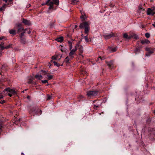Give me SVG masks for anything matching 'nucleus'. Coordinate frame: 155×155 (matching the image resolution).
<instances>
[{
	"instance_id": "12",
	"label": "nucleus",
	"mask_w": 155,
	"mask_h": 155,
	"mask_svg": "<svg viewBox=\"0 0 155 155\" xmlns=\"http://www.w3.org/2000/svg\"><path fill=\"white\" fill-rule=\"evenodd\" d=\"M106 63L110 68H112L114 66V61L112 60L109 62H107Z\"/></svg>"
},
{
	"instance_id": "54",
	"label": "nucleus",
	"mask_w": 155,
	"mask_h": 155,
	"mask_svg": "<svg viewBox=\"0 0 155 155\" xmlns=\"http://www.w3.org/2000/svg\"><path fill=\"white\" fill-rule=\"evenodd\" d=\"M54 24L53 23H50V25L51 27H52L53 25Z\"/></svg>"
},
{
	"instance_id": "33",
	"label": "nucleus",
	"mask_w": 155,
	"mask_h": 155,
	"mask_svg": "<svg viewBox=\"0 0 155 155\" xmlns=\"http://www.w3.org/2000/svg\"><path fill=\"white\" fill-rule=\"evenodd\" d=\"M21 120V119H16V120L14 122V123L15 124H18V122H20V120Z\"/></svg>"
},
{
	"instance_id": "49",
	"label": "nucleus",
	"mask_w": 155,
	"mask_h": 155,
	"mask_svg": "<svg viewBox=\"0 0 155 155\" xmlns=\"http://www.w3.org/2000/svg\"><path fill=\"white\" fill-rule=\"evenodd\" d=\"M2 94H3L2 93H2L1 94V95H0V99H2V98H3V95Z\"/></svg>"
},
{
	"instance_id": "14",
	"label": "nucleus",
	"mask_w": 155,
	"mask_h": 155,
	"mask_svg": "<svg viewBox=\"0 0 155 155\" xmlns=\"http://www.w3.org/2000/svg\"><path fill=\"white\" fill-rule=\"evenodd\" d=\"M81 14L80 18L82 19V21H84L86 18V15L84 12V10H80Z\"/></svg>"
},
{
	"instance_id": "47",
	"label": "nucleus",
	"mask_w": 155,
	"mask_h": 155,
	"mask_svg": "<svg viewBox=\"0 0 155 155\" xmlns=\"http://www.w3.org/2000/svg\"><path fill=\"white\" fill-rule=\"evenodd\" d=\"M132 38V35H131L128 36V38H127V39H130L131 38Z\"/></svg>"
},
{
	"instance_id": "7",
	"label": "nucleus",
	"mask_w": 155,
	"mask_h": 155,
	"mask_svg": "<svg viewBox=\"0 0 155 155\" xmlns=\"http://www.w3.org/2000/svg\"><path fill=\"white\" fill-rule=\"evenodd\" d=\"M99 93V91L97 90L88 91L87 92V94L89 97H91V96L97 95Z\"/></svg>"
},
{
	"instance_id": "31",
	"label": "nucleus",
	"mask_w": 155,
	"mask_h": 155,
	"mask_svg": "<svg viewBox=\"0 0 155 155\" xmlns=\"http://www.w3.org/2000/svg\"><path fill=\"white\" fill-rule=\"evenodd\" d=\"M145 36L147 38H148L150 37V34L149 33L147 32L145 33Z\"/></svg>"
},
{
	"instance_id": "52",
	"label": "nucleus",
	"mask_w": 155,
	"mask_h": 155,
	"mask_svg": "<svg viewBox=\"0 0 155 155\" xmlns=\"http://www.w3.org/2000/svg\"><path fill=\"white\" fill-rule=\"evenodd\" d=\"M155 9V8L154 7H153V8H148L147 9V10H154Z\"/></svg>"
},
{
	"instance_id": "64",
	"label": "nucleus",
	"mask_w": 155,
	"mask_h": 155,
	"mask_svg": "<svg viewBox=\"0 0 155 155\" xmlns=\"http://www.w3.org/2000/svg\"><path fill=\"white\" fill-rule=\"evenodd\" d=\"M96 101V100H95L94 101H93V103H95V102Z\"/></svg>"
},
{
	"instance_id": "62",
	"label": "nucleus",
	"mask_w": 155,
	"mask_h": 155,
	"mask_svg": "<svg viewBox=\"0 0 155 155\" xmlns=\"http://www.w3.org/2000/svg\"><path fill=\"white\" fill-rule=\"evenodd\" d=\"M9 2H11L12 1V0H8Z\"/></svg>"
},
{
	"instance_id": "59",
	"label": "nucleus",
	"mask_w": 155,
	"mask_h": 155,
	"mask_svg": "<svg viewBox=\"0 0 155 155\" xmlns=\"http://www.w3.org/2000/svg\"><path fill=\"white\" fill-rule=\"evenodd\" d=\"M152 25H153V26H154V27H155V24H153Z\"/></svg>"
},
{
	"instance_id": "61",
	"label": "nucleus",
	"mask_w": 155,
	"mask_h": 155,
	"mask_svg": "<svg viewBox=\"0 0 155 155\" xmlns=\"http://www.w3.org/2000/svg\"><path fill=\"white\" fill-rule=\"evenodd\" d=\"M30 98V96H28L27 97V98L28 99H29V98Z\"/></svg>"
},
{
	"instance_id": "63",
	"label": "nucleus",
	"mask_w": 155,
	"mask_h": 155,
	"mask_svg": "<svg viewBox=\"0 0 155 155\" xmlns=\"http://www.w3.org/2000/svg\"><path fill=\"white\" fill-rule=\"evenodd\" d=\"M2 9H3L2 7L0 8V10H2Z\"/></svg>"
},
{
	"instance_id": "19",
	"label": "nucleus",
	"mask_w": 155,
	"mask_h": 155,
	"mask_svg": "<svg viewBox=\"0 0 155 155\" xmlns=\"http://www.w3.org/2000/svg\"><path fill=\"white\" fill-rule=\"evenodd\" d=\"M150 43V41L147 39H145L144 40H141V43L142 45H144L145 44H148Z\"/></svg>"
},
{
	"instance_id": "4",
	"label": "nucleus",
	"mask_w": 155,
	"mask_h": 155,
	"mask_svg": "<svg viewBox=\"0 0 155 155\" xmlns=\"http://www.w3.org/2000/svg\"><path fill=\"white\" fill-rule=\"evenodd\" d=\"M90 23L89 21H84L81 23L79 27L81 29L84 28V33L87 34L90 30Z\"/></svg>"
},
{
	"instance_id": "30",
	"label": "nucleus",
	"mask_w": 155,
	"mask_h": 155,
	"mask_svg": "<svg viewBox=\"0 0 155 155\" xmlns=\"http://www.w3.org/2000/svg\"><path fill=\"white\" fill-rule=\"evenodd\" d=\"M128 35L126 33H125L123 35V38H126L127 39V38H128Z\"/></svg>"
},
{
	"instance_id": "44",
	"label": "nucleus",
	"mask_w": 155,
	"mask_h": 155,
	"mask_svg": "<svg viewBox=\"0 0 155 155\" xmlns=\"http://www.w3.org/2000/svg\"><path fill=\"white\" fill-rule=\"evenodd\" d=\"M98 60H99V59H101V61L103 60L104 59V57H99L98 58Z\"/></svg>"
},
{
	"instance_id": "2",
	"label": "nucleus",
	"mask_w": 155,
	"mask_h": 155,
	"mask_svg": "<svg viewBox=\"0 0 155 155\" xmlns=\"http://www.w3.org/2000/svg\"><path fill=\"white\" fill-rule=\"evenodd\" d=\"M48 0L46 2L45 4L49 6V9H55L56 8H55L54 5H58L59 4V0Z\"/></svg>"
},
{
	"instance_id": "51",
	"label": "nucleus",
	"mask_w": 155,
	"mask_h": 155,
	"mask_svg": "<svg viewBox=\"0 0 155 155\" xmlns=\"http://www.w3.org/2000/svg\"><path fill=\"white\" fill-rule=\"evenodd\" d=\"M63 65V64H62L61 65H60V64H59L58 63V64L56 65V66H57L58 67H59V66L60 65L62 66Z\"/></svg>"
},
{
	"instance_id": "56",
	"label": "nucleus",
	"mask_w": 155,
	"mask_h": 155,
	"mask_svg": "<svg viewBox=\"0 0 155 155\" xmlns=\"http://www.w3.org/2000/svg\"><path fill=\"white\" fill-rule=\"evenodd\" d=\"M105 11V10H102V11L101 10V11H100V12L101 13H102V12H104Z\"/></svg>"
},
{
	"instance_id": "34",
	"label": "nucleus",
	"mask_w": 155,
	"mask_h": 155,
	"mask_svg": "<svg viewBox=\"0 0 155 155\" xmlns=\"http://www.w3.org/2000/svg\"><path fill=\"white\" fill-rule=\"evenodd\" d=\"M99 106L98 105H95L94 104V109H95V110H97V108L98 107H99Z\"/></svg>"
},
{
	"instance_id": "35",
	"label": "nucleus",
	"mask_w": 155,
	"mask_h": 155,
	"mask_svg": "<svg viewBox=\"0 0 155 155\" xmlns=\"http://www.w3.org/2000/svg\"><path fill=\"white\" fill-rule=\"evenodd\" d=\"M28 30V28L26 29H24V30H23V31H22V32H21V33L23 34L24 35L25 33H26V31Z\"/></svg>"
},
{
	"instance_id": "23",
	"label": "nucleus",
	"mask_w": 155,
	"mask_h": 155,
	"mask_svg": "<svg viewBox=\"0 0 155 155\" xmlns=\"http://www.w3.org/2000/svg\"><path fill=\"white\" fill-rule=\"evenodd\" d=\"M153 132H152L149 136L151 140H154L155 139V135L153 134Z\"/></svg>"
},
{
	"instance_id": "24",
	"label": "nucleus",
	"mask_w": 155,
	"mask_h": 155,
	"mask_svg": "<svg viewBox=\"0 0 155 155\" xmlns=\"http://www.w3.org/2000/svg\"><path fill=\"white\" fill-rule=\"evenodd\" d=\"M132 37L133 38L135 39H137L138 38V36L134 33H133L132 35Z\"/></svg>"
},
{
	"instance_id": "21",
	"label": "nucleus",
	"mask_w": 155,
	"mask_h": 155,
	"mask_svg": "<svg viewBox=\"0 0 155 155\" xmlns=\"http://www.w3.org/2000/svg\"><path fill=\"white\" fill-rule=\"evenodd\" d=\"M63 37H60L55 39V40L58 42H61L63 41Z\"/></svg>"
},
{
	"instance_id": "46",
	"label": "nucleus",
	"mask_w": 155,
	"mask_h": 155,
	"mask_svg": "<svg viewBox=\"0 0 155 155\" xmlns=\"http://www.w3.org/2000/svg\"><path fill=\"white\" fill-rule=\"evenodd\" d=\"M52 60H55L57 59V58L56 57H55L53 56L52 57Z\"/></svg>"
},
{
	"instance_id": "26",
	"label": "nucleus",
	"mask_w": 155,
	"mask_h": 155,
	"mask_svg": "<svg viewBox=\"0 0 155 155\" xmlns=\"http://www.w3.org/2000/svg\"><path fill=\"white\" fill-rule=\"evenodd\" d=\"M140 52V49L139 48H136L134 50V52L135 54H137Z\"/></svg>"
},
{
	"instance_id": "3",
	"label": "nucleus",
	"mask_w": 155,
	"mask_h": 155,
	"mask_svg": "<svg viewBox=\"0 0 155 155\" xmlns=\"http://www.w3.org/2000/svg\"><path fill=\"white\" fill-rule=\"evenodd\" d=\"M2 93L5 95H8L10 97L17 95V93L14 89H12L10 87H8L3 91Z\"/></svg>"
},
{
	"instance_id": "55",
	"label": "nucleus",
	"mask_w": 155,
	"mask_h": 155,
	"mask_svg": "<svg viewBox=\"0 0 155 155\" xmlns=\"http://www.w3.org/2000/svg\"><path fill=\"white\" fill-rule=\"evenodd\" d=\"M140 44V41H138L137 42V44L138 45H139Z\"/></svg>"
},
{
	"instance_id": "29",
	"label": "nucleus",
	"mask_w": 155,
	"mask_h": 155,
	"mask_svg": "<svg viewBox=\"0 0 155 155\" xmlns=\"http://www.w3.org/2000/svg\"><path fill=\"white\" fill-rule=\"evenodd\" d=\"M117 49L116 47L111 48V51L112 52H113L116 51H117Z\"/></svg>"
},
{
	"instance_id": "11",
	"label": "nucleus",
	"mask_w": 155,
	"mask_h": 155,
	"mask_svg": "<svg viewBox=\"0 0 155 155\" xmlns=\"http://www.w3.org/2000/svg\"><path fill=\"white\" fill-rule=\"evenodd\" d=\"M1 44H0V48H1L2 50L5 49H7L10 48L11 47V45H8L6 46H4L3 45H4V43L3 42H1Z\"/></svg>"
},
{
	"instance_id": "1",
	"label": "nucleus",
	"mask_w": 155,
	"mask_h": 155,
	"mask_svg": "<svg viewBox=\"0 0 155 155\" xmlns=\"http://www.w3.org/2000/svg\"><path fill=\"white\" fill-rule=\"evenodd\" d=\"M29 113L32 115H39L42 113L41 110L36 106L31 107L29 111Z\"/></svg>"
},
{
	"instance_id": "17",
	"label": "nucleus",
	"mask_w": 155,
	"mask_h": 155,
	"mask_svg": "<svg viewBox=\"0 0 155 155\" xmlns=\"http://www.w3.org/2000/svg\"><path fill=\"white\" fill-rule=\"evenodd\" d=\"M78 50L79 51V54L80 55H81L82 58H83L84 56L83 55H81V54L83 53V47L81 45H79L78 46Z\"/></svg>"
},
{
	"instance_id": "48",
	"label": "nucleus",
	"mask_w": 155,
	"mask_h": 155,
	"mask_svg": "<svg viewBox=\"0 0 155 155\" xmlns=\"http://www.w3.org/2000/svg\"><path fill=\"white\" fill-rule=\"evenodd\" d=\"M69 49L70 50H72V45H69Z\"/></svg>"
},
{
	"instance_id": "10",
	"label": "nucleus",
	"mask_w": 155,
	"mask_h": 155,
	"mask_svg": "<svg viewBox=\"0 0 155 155\" xmlns=\"http://www.w3.org/2000/svg\"><path fill=\"white\" fill-rule=\"evenodd\" d=\"M103 37L106 39H108L112 37H114L115 36V35L112 32L110 34H106L103 35Z\"/></svg>"
},
{
	"instance_id": "15",
	"label": "nucleus",
	"mask_w": 155,
	"mask_h": 155,
	"mask_svg": "<svg viewBox=\"0 0 155 155\" xmlns=\"http://www.w3.org/2000/svg\"><path fill=\"white\" fill-rule=\"evenodd\" d=\"M9 33L12 35H15L17 34L16 30L14 28V29H11L9 30Z\"/></svg>"
},
{
	"instance_id": "50",
	"label": "nucleus",
	"mask_w": 155,
	"mask_h": 155,
	"mask_svg": "<svg viewBox=\"0 0 155 155\" xmlns=\"http://www.w3.org/2000/svg\"><path fill=\"white\" fill-rule=\"evenodd\" d=\"M68 45H72V42H71V41H68Z\"/></svg>"
},
{
	"instance_id": "38",
	"label": "nucleus",
	"mask_w": 155,
	"mask_h": 155,
	"mask_svg": "<svg viewBox=\"0 0 155 155\" xmlns=\"http://www.w3.org/2000/svg\"><path fill=\"white\" fill-rule=\"evenodd\" d=\"M24 36V35L22 33H21L19 35V37H20V38H22Z\"/></svg>"
},
{
	"instance_id": "40",
	"label": "nucleus",
	"mask_w": 155,
	"mask_h": 155,
	"mask_svg": "<svg viewBox=\"0 0 155 155\" xmlns=\"http://www.w3.org/2000/svg\"><path fill=\"white\" fill-rule=\"evenodd\" d=\"M5 102V101L4 100H0V103L1 104H3Z\"/></svg>"
},
{
	"instance_id": "9",
	"label": "nucleus",
	"mask_w": 155,
	"mask_h": 155,
	"mask_svg": "<svg viewBox=\"0 0 155 155\" xmlns=\"http://www.w3.org/2000/svg\"><path fill=\"white\" fill-rule=\"evenodd\" d=\"M77 50L76 47H75V49H73L72 50H71V51L69 55V56L71 59H73L74 58L73 55L75 54V52Z\"/></svg>"
},
{
	"instance_id": "60",
	"label": "nucleus",
	"mask_w": 155,
	"mask_h": 155,
	"mask_svg": "<svg viewBox=\"0 0 155 155\" xmlns=\"http://www.w3.org/2000/svg\"><path fill=\"white\" fill-rule=\"evenodd\" d=\"M2 39H3V38L2 37L0 38V40H2Z\"/></svg>"
},
{
	"instance_id": "53",
	"label": "nucleus",
	"mask_w": 155,
	"mask_h": 155,
	"mask_svg": "<svg viewBox=\"0 0 155 155\" xmlns=\"http://www.w3.org/2000/svg\"><path fill=\"white\" fill-rule=\"evenodd\" d=\"M5 68V65H2V70H3L4 69V68Z\"/></svg>"
},
{
	"instance_id": "36",
	"label": "nucleus",
	"mask_w": 155,
	"mask_h": 155,
	"mask_svg": "<svg viewBox=\"0 0 155 155\" xmlns=\"http://www.w3.org/2000/svg\"><path fill=\"white\" fill-rule=\"evenodd\" d=\"M151 120L150 118H148L146 120V122L147 124H149Z\"/></svg>"
},
{
	"instance_id": "6",
	"label": "nucleus",
	"mask_w": 155,
	"mask_h": 155,
	"mask_svg": "<svg viewBox=\"0 0 155 155\" xmlns=\"http://www.w3.org/2000/svg\"><path fill=\"white\" fill-rule=\"evenodd\" d=\"M145 50L147 51L145 54V55L147 56H150L153 53V50L151 48L147 47L145 48Z\"/></svg>"
},
{
	"instance_id": "13",
	"label": "nucleus",
	"mask_w": 155,
	"mask_h": 155,
	"mask_svg": "<svg viewBox=\"0 0 155 155\" xmlns=\"http://www.w3.org/2000/svg\"><path fill=\"white\" fill-rule=\"evenodd\" d=\"M22 22L25 25L30 26L31 25V23L30 21L26 19L23 18L22 20Z\"/></svg>"
},
{
	"instance_id": "27",
	"label": "nucleus",
	"mask_w": 155,
	"mask_h": 155,
	"mask_svg": "<svg viewBox=\"0 0 155 155\" xmlns=\"http://www.w3.org/2000/svg\"><path fill=\"white\" fill-rule=\"evenodd\" d=\"M79 0H72L71 2L72 4H77V3L79 2Z\"/></svg>"
},
{
	"instance_id": "8",
	"label": "nucleus",
	"mask_w": 155,
	"mask_h": 155,
	"mask_svg": "<svg viewBox=\"0 0 155 155\" xmlns=\"http://www.w3.org/2000/svg\"><path fill=\"white\" fill-rule=\"evenodd\" d=\"M41 74L42 75L47 74V77L48 78V80H50L52 79L53 78V76L51 75H50L49 73H47L44 70H41Z\"/></svg>"
},
{
	"instance_id": "16",
	"label": "nucleus",
	"mask_w": 155,
	"mask_h": 155,
	"mask_svg": "<svg viewBox=\"0 0 155 155\" xmlns=\"http://www.w3.org/2000/svg\"><path fill=\"white\" fill-rule=\"evenodd\" d=\"M155 10H147V14L148 15H153L155 14Z\"/></svg>"
},
{
	"instance_id": "41",
	"label": "nucleus",
	"mask_w": 155,
	"mask_h": 155,
	"mask_svg": "<svg viewBox=\"0 0 155 155\" xmlns=\"http://www.w3.org/2000/svg\"><path fill=\"white\" fill-rule=\"evenodd\" d=\"M51 96H50L49 95H48V98H47V100H50L51 99Z\"/></svg>"
},
{
	"instance_id": "43",
	"label": "nucleus",
	"mask_w": 155,
	"mask_h": 155,
	"mask_svg": "<svg viewBox=\"0 0 155 155\" xmlns=\"http://www.w3.org/2000/svg\"><path fill=\"white\" fill-rule=\"evenodd\" d=\"M28 29V30L26 31V32L28 34H30L31 33V31L29 29Z\"/></svg>"
},
{
	"instance_id": "20",
	"label": "nucleus",
	"mask_w": 155,
	"mask_h": 155,
	"mask_svg": "<svg viewBox=\"0 0 155 155\" xmlns=\"http://www.w3.org/2000/svg\"><path fill=\"white\" fill-rule=\"evenodd\" d=\"M38 80H41L43 79V77L41 75L36 74L35 76V78Z\"/></svg>"
},
{
	"instance_id": "58",
	"label": "nucleus",
	"mask_w": 155,
	"mask_h": 155,
	"mask_svg": "<svg viewBox=\"0 0 155 155\" xmlns=\"http://www.w3.org/2000/svg\"><path fill=\"white\" fill-rule=\"evenodd\" d=\"M5 2H7L8 0H3Z\"/></svg>"
},
{
	"instance_id": "42",
	"label": "nucleus",
	"mask_w": 155,
	"mask_h": 155,
	"mask_svg": "<svg viewBox=\"0 0 155 155\" xmlns=\"http://www.w3.org/2000/svg\"><path fill=\"white\" fill-rule=\"evenodd\" d=\"M41 82L44 84H45L48 82V81H47V80H43L41 81Z\"/></svg>"
},
{
	"instance_id": "32",
	"label": "nucleus",
	"mask_w": 155,
	"mask_h": 155,
	"mask_svg": "<svg viewBox=\"0 0 155 155\" xmlns=\"http://www.w3.org/2000/svg\"><path fill=\"white\" fill-rule=\"evenodd\" d=\"M84 39L85 40V41L87 42H89V39L88 38L87 36H84Z\"/></svg>"
},
{
	"instance_id": "22",
	"label": "nucleus",
	"mask_w": 155,
	"mask_h": 155,
	"mask_svg": "<svg viewBox=\"0 0 155 155\" xmlns=\"http://www.w3.org/2000/svg\"><path fill=\"white\" fill-rule=\"evenodd\" d=\"M21 42L24 44H25L26 43L25 38L24 37L20 38Z\"/></svg>"
},
{
	"instance_id": "39",
	"label": "nucleus",
	"mask_w": 155,
	"mask_h": 155,
	"mask_svg": "<svg viewBox=\"0 0 155 155\" xmlns=\"http://www.w3.org/2000/svg\"><path fill=\"white\" fill-rule=\"evenodd\" d=\"M31 84L34 86L37 85V84L35 82H34V81H33V82Z\"/></svg>"
},
{
	"instance_id": "28",
	"label": "nucleus",
	"mask_w": 155,
	"mask_h": 155,
	"mask_svg": "<svg viewBox=\"0 0 155 155\" xmlns=\"http://www.w3.org/2000/svg\"><path fill=\"white\" fill-rule=\"evenodd\" d=\"M84 98L82 96V95H81V96H79L78 97V101H81L82 100V99Z\"/></svg>"
},
{
	"instance_id": "18",
	"label": "nucleus",
	"mask_w": 155,
	"mask_h": 155,
	"mask_svg": "<svg viewBox=\"0 0 155 155\" xmlns=\"http://www.w3.org/2000/svg\"><path fill=\"white\" fill-rule=\"evenodd\" d=\"M35 79L33 77L31 76L29 77L28 79V84H31L33 81V80Z\"/></svg>"
},
{
	"instance_id": "5",
	"label": "nucleus",
	"mask_w": 155,
	"mask_h": 155,
	"mask_svg": "<svg viewBox=\"0 0 155 155\" xmlns=\"http://www.w3.org/2000/svg\"><path fill=\"white\" fill-rule=\"evenodd\" d=\"M14 28L16 30L17 34L21 32L24 30V28L22 27V25L21 23L16 24Z\"/></svg>"
},
{
	"instance_id": "45",
	"label": "nucleus",
	"mask_w": 155,
	"mask_h": 155,
	"mask_svg": "<svg viewBox=\"0 0 155 155\" xmlns=\"http://www.w3.org/2000/svg\"><path fill=\"white\" fill-rule=\"evenodd\" d=\"M142 5H140L139 6V9H143V10H144V8H143L142 7Z\"/></svg>"
},
{
	"instance_id": "57",
	"label": "nucleus",
	"mask_w": 155,
	"mask_h": 155,
	"mask_svg": "<svg viewBox=\"0 0 155 155\" xmlns=\"http://www.w3.org/2000/svg\"><path fill=\"white\" fill-rule=\"evenodd\" d=\"M78 27V26L77 25H75V28L76 29Z\"/></svg>"
},
{
	"instance_id": "37",
	"label": "nucleus",
	"mask_w": 155,
	"mask_h": 155,
	"mask_svg": "<svg viewBox=\"0 0 155 155\" xmlns=\"http://www.w3.org/2000/svg\"><path fill=\"white\" fill-rule=\"evenodd\" d=\"M51 62H53L54 64V65L56 66L58 64V63L56 62L55 61H54L53 60H51Z\"/></svg>"
},
{
	"instance_id": "25",
	"label": "nucleus",
	"mask_w": 155,
	"mask_h": 155,
	"mask_svg": "<svg viewBox=\"0 0 155 155\" xmlns=\"http://www.w3.org/2000/svg\"><path fill=\"white\" fill-rule=\"evenodd\" d=\"M72 59H71L70 58H69V57L67 56V57L65 58V59L64 61L67 63H68L69 62L70 60H71Z\"/></svg>"
}]
</instances>
